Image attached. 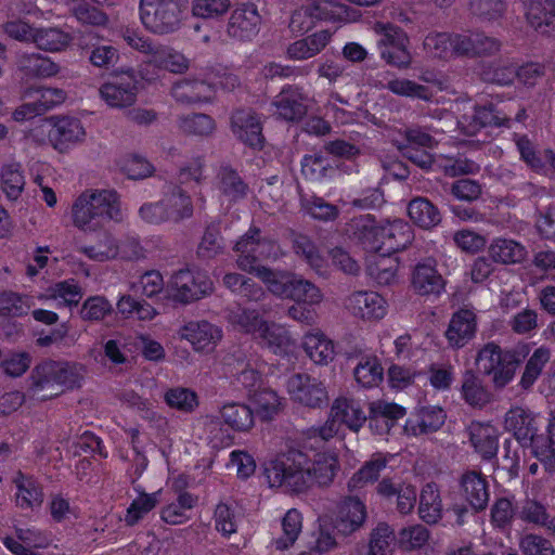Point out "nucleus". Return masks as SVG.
<instances>
[{
  "label": "nucleus",
  "instance_id": "nucleus-1",
  "mask_svg": "<svg viewBox=\"0 0 555 555\" xmlns=\"http://www.w3.org/2000/svg\"><path fill=\"white\" fill-rule=\"evenodd\" d=\"M319 439L311 429L305 442L306 451H291L270 461L264 467L269 486L302 492L315 485H332L340 469L339 455L335 449L317 450Z\"/></svg>",
  "mask_w": 555,
  "mask_h": 555
},
{
  "label": "nucleus",
  "instance_id": "nucleus-2",
  "mask_svg": "<svg viewBox=\"0 0 555 555\" xmlns=\"http://www.w3.org/2000/svg\"><path fill=\"white\" fill-rule=\"evenodd\" d=\"M346 232L350 240L363 249L383 255H392L405 249L414 238L411 225L402 219L376 220L372 215H362L348 223Z\"/></svg>",
  "mask_w": 555,
  "mask_h": 555
},
{
  "label": "nucleus",
  "instance_id": "nucleus-3",
  "mask_svg": "<svg viewBox=\"0 0 555 555\" xmlns=\"http://www.w3.org/2000/svg\"><path fill=\"white\" fill-rule=\"evenodd\" d=\"M70 219L82 232H94L105 222L122 219L119 195L113 190H89L73 203Z\"/></svg>",
  "mask_w": 555,
  "mask_h": 555
},
{
  "label": "nucleus",
  "instance_id": "nucleus-4",
  "mask_svg": "<svg viewBox=\"0 0 555 555\" xmlns=\"http://www.w3.org/2000/svg\"><path fill=\"white\" fill-rule=\"evenodd\" d=\"M83 365L75 362L43 360L31 370L27 390L31 397L47 400L80 384Z\"/></svg>",
  "mask_w": 555,
  "mask_h": 555
},
{
  "label": "nucleus",
  "instance_id": "nucleus-5",
  "mask_svg": "<svg viewBox=\"0 0 555 555\" xmlns=\"http://www.w3.org/2000/svg\"><path fill=\"white\" fill-rule=\"evenodd\" d=\"M227 318L234 328L251 335L274 354H294L296 345L288 331L280 324L263 320L258 311L237 307L231 310Z\"/></svg>",
  "mask_w": 555,
  "mask_h": 555
},
{
  "label": "nucleus",
  "instance_id": "nucleus-6",
  "mask_svg": "<svg viewBox=\"0 0 555 555\" xmlns=\"http://www.w3.org/2000/svg\"><path fill=\"white\" fill-rule=\"evenodd\" d=\"M188 0H141L140 20L155 35L176 33L188 17Z\"/></svg>",
  "mask_w": 555,
  "mask_h": 555
},
{
  "label": "nucleus",
  "instance_id": "nucleus-7",
  "mask_svg": "<svg viewBox=\"0 0 555 555\" xmlns=\"http://www.w3.org/2000/svg\"><path fill=\"white\" fill-rule=\"evenodd\" d=\"M33 137L39 142L49 143L60 153H67L85 142L87 132L79 119L55 116L40 120L33 130Z\"/></svg>",
  "mask_w": 555,
  "mask_h": 555
},
{
  "label": "nucleus",
  "instance_id": "nucleus-8",
  "mask_svg": "<svg viewBox=\"0 0 555 555\" xmlns=\"http://www.w3.org/2000/svg\"><path fill=\"white\" fill-rule=\"evenodd\" d=\"M367 416L360 401L339 397L332 403L327 421L320 427L312 428L313 433L320 436L321 441H327L335 437L343 427L358 433Z\"/></svg>",
  "mask_w": 555,
  "mask_h": 555
},
{
  "label": "nucleus",
  "instance_id": "nucleus-9",
  "mask_svg": "<svg viewBox=\"0 0 555 555\" xmlns=\"http://www.w3.org/2000/svg\"><path fill=\"white\" fill-rule=\"evenodd\" d=\"M318 20L350 22L352 17L345 5L332 0H319L295 10L291 17L289 27L294 33L308 31Z\"/></svg>",
  "mask_w": 555,
  "mask_h": 555
},
{
  "label": "nucleus",
  "instance_id": "nucleus-10",
  "mask_svg": "<svg viewBox=\"0 0 555 555\" xmlns=\"http://www.w3.org/2000/svg\"><path fill=\"white\" fill-rule=\"evenodd\" d=\"M212 289V281L206 273L180 270L170 278L166 292L172 300L190 304L210 294Z\"/></svg>",
  "mask_w": 555,
  "mask_h": 555
},
{
  "label": "nucleus",
  "instance_id": "nucleus-11",
  "mask_svg": "<svg viewBox=\"0 0 555 555\" xmlns=\"http://www.w3.org/2000/svg\"><path fill=\"white\" fill-rule=\"evenodd\" d=\"M476 361L479 370L490 375L496 387H504L514 378L516 362L509 353L503 352L493 343H489L480 349Z\"/></svg>",
  "mask_w": 555,
  "mask_h": 555
},
{
  "label": "nucleus",
  "instance_id": "nucleus-12",
  "mask_svg": "<svg viewBox=\"0 0 555 555\" xmlns=\"http://www.w3.org/2000/svg\"><path fill=\"white\" fill-rule=\"evenodd\" d=\"M138 79L132 70H120L112 74L100 87L101 99L113 108L132 105L138 95Z\"/></svg>",
  "mask_w": 555,
  "mask_h": 555
},
{
  "label": "nucleus",
  "instance_id": "nucleus-13",
  "mask_svg": "<svg viewBox=\"0 0 555 555\" xmlns=\"http://www.w3.org/2000/svg\"><path fill=\"white\" fill-rule=\"evenodd\" d=\"M177 335L189 343L194 352L209 354L222 340L223 332L220 326L206 320H190L177 330Z\"/></svg>",
  "mask_w": 555,
  "mask_h": 555
},
{
  "label": "nucleus",
  "instance_id": "nucleus-14",
  "mask_svg": "<svg viewBox=\"0 0 555 555\" xmlns=\"http://www.w3.org/2000/svg\"><path fill=\"white\" fill-rule=\"evenodd\" d=\"M285 387L289 399L294 403L306 408H321L328 400L327 390L323 383L305 373L289 376Z\"/></svg>",
  "mask_w": 555,
  "mask_h": 555
},
{
  "label": "nucleus",
  "instance_id": "nucleus-15",
  "mask_svg": "<svg viewBox=\"0 0 555 555\" xmlns=\"http://www.w3.org/2000/svg\"><path fill=\"white\" fill-rule=\"evenodd\" d=\"M367 518L365 503L358 496H345L340 500L330 519L339 535L348 537L360 530Z\"/></svg>",
  "mask_w": 555,
  "mask_h": 555
},
{
  "label": "nucleus",
  "instance_id": "nucleus-16",
  "mask_svg": "<svg viewBox=\"0 0 555 555\" xmlns=\"http://www.w3.org/2000/svg\"><path fill=\"white\" fill-rule=\"evenodd\" d=\"M345 306L353 317L363 321H379L388 312L387 300L375 292H354L348 296Z\"/></svg>",
  "mask_w": 555,
  "mask_h": 555
},
{
  "label": "nucleus",
  "instance_id": "nucleus-17",
  "mask_svg": "<svg viewBox=\"0 0 555 555\" xmlns=\"http://www.w3.org/2000/svg\"><path fill=\"white\" fill-rule=\"evenodd\" d=\"M505 429L512 431L519 443L531 447L534 454L535 441L541 442L542 437L537 436V424L533 415L524 408H512L505 415Z\"/></svg>",
  "mask_w": 555,
  "mask_h": 555
},
{
  "label": "nucleus",
  "instance_id": "nucleus-18",
  "mask_svg": "<svg viewBox=\"0 0 555 555\" xmlns=\"http://www.w3.org/2000/svg\"><path fill=\"white\" fill-rule=\"evenodd\" d=\"M476 331L475 312L470 309H460L452 314L444 337L451 348L460 349L475 337Z\"/></svg>",
  "mask_w": 555,
  "mask_h": 555
},
{
  "label": "nucleus",
  "instance_id": "nucleus-19",
  "mask_svg": "<svg viewBox=\"0 0 555 555\" xmlns=\"http://www.w3.org/2000/svg\"><path fill=\"white\" fill-rule=\"evenodd\" d=\"M1 541L14 555H42L30 547L46 548L51 544L50 535L36 528H18L16 538L2 537Z\"/></svg>",
  "mask_w": 555,
  "mask_h": 555
},
{
  "label": "nucleus",
  "instance_id": "nucleus-20",
  "mask_svg": "<svg viewBox=\"0 0 555 555\" xmlns=\"http://www.w3.org/2000/svg\"><path fill=\"white\" fill-rule=\"evenodd\" d=\"M369 413L371 430L376 435H386L405 415V409L393 402L375 400L370 403Z\"/></svg>",
  "mask_w": 555,
  "mask_h": 555
},
{
  "label": "nucleus",
  "instance_id": "nucleus-21",
  "mask_svg": "<svg viewBox=\"0 0 555 555\" xmlns=\"http://www.w3.org/2000/svg\"><path fill=\"white\" fill-rule=\"evenodd\" d=\"M434 259L427 258L416 263L413 269L411 284L420 295H439L446 286L444 279L436 268Z\"/></svg>",
  "mask_w": 555,
  "mask_h": 555
},
{
  "label": "nucleus",
  "instance_id": "nucleus-22",
  "mask_svg": "<svg viewBox=\"0 0 555 555\" xmlns=\"http://www.w3.org/2000/svg\"><path fill=\"white\" fill-rule=\"evenodd\" d=\"M260 16L255 5H242L231 14L228 34L242 41H249L259 31Z\"/></svg>",
  "mask_w": 555,
  "mask_h": 555
},
{
  "label": "nucleus",
  "instance_id": "nucleus-23",
  "mask_svg": "<svg viewBox=\"0 0 555 555\" xmlns=\"http://www.w3.org/2000/svg\"><path fill=\"white\" fill-rule=\"evenodd\" d=\"M527 23L537 31L555 34V0H528L525 4Z\"/></svg>",
  "mask_w": 555,
  "mask_h": 555
},
{
  "label": "nucleus",
  "instance_id": "nucleus-24",
  "mask_svg": "<svg viewBox=\"0 0 555 555\" xmlns=\"http://www.w3.org/2000/svg\"><path fill=\"white\" fill-rule=\"evenodd\" d=\"M406 143L398 144L402 154L423 169H428L433 165L431 155L425 150L433 146V139L429 134L418 130L410 129L405 133Z\"/></svg>",
  "mask_w": 555,
  "mask_h": 555
},
{
  "label": "nucleus",
  "instance_id": "nucleus-25",
  "mask_svg": "<svg viewBox=\"0 0 555 555\" xmlns=\"http://www.w3.org/2000/svg\"><path fill=\"white\" fill-rule=\"evenodd\" d=\"M446 413L439 406H423L412 414L405 422L404 433L409 436H418L438 430L446 421Z\"/></svg>",
  "mask_w": 555,
  "mask_h": 555
},
{
  "label": "nucleus",
  "instance_id": "nucleus-26",
  "mask_svg": "<svg viewBox=\"0 0 555 555\" xmlns=\"http://www.w3.org/2000/svg\"><path fill=\"white\" fill-rule=\"evenodd\" d=\"M332 528L327 516L320 517L317 529L309 534L305 548L297 555H325L335 551L338 547V541Z\"/></svg>",
  "mask_w": 555,
  "mask_h": 555
},
{
  "label": "nucleus",
  "instance_id": "nucleus-27",
  "mask_svg": "<svg viewBox=\"0 0 555 555\" xmlns=\"http://www.w3.org/2000/svg\"><path fill=\"white\" fill-rule=\"evenodd\" d=\"M261 244V236L258 229H250L246 234L240 237L234 245V251L237 254L236 266L238 269L257 273L258 269L264 268L258 264V248L255 245Z\"/></svg>",
  "mask_w": 555,
  "mask_h": 555
},
{
  "label": "nucleus",
  "instance_id": "nucleus-28",
  "mask_svg": "<svg viewBox=\"0 0 555 555\" xmlns=\"http://www.w3.org/2000/svg\"><path fill=\"white\" fill-rule=\"evenodd\" d=\"M90 260L105 262L119 258L121 251L120 240L109 232L100 233L91 244L82 245L78 249Z\"/></svg>",
  "mask_w": 555,
  "mask_h": 555
},
{
  "label": "nucleus",
  "instance_id": "nucleus-29",
  "mask_svg": "<svg viewBox=\"0 0 555 555\" xmlns=\"http://www.w3.org/2000/svg\"><path fill=\"white\" fill-rule=\"evenodd\" d=\"M232 130L244 143L257 147L262 144V128L258 117L249 111H238L232 116Z\"/></svg>",
  "mask_w": 555,
  "mask_h": 555
},
{
  "label": "nucleus",
  "instance_id": "nucleus-30",
  "mask_svg": "<svg viewBox=\"0 0 555 555\" xmlns=\"http://www.w3.org/2000/svg\"><path fill=\"white\" fill-rule=\"evenodd\" d=\"M302 348L315 364L326 365L335 358L333 341L319 330L309 331L304 336Z\"/></svg>",
  "mask_w": 555,
  "mask_h": 555
},
{
  "label": "nucleus",
  "instance_id": "nucleus-31",
  "mask_svg": "<svg viewBox=\"0 0 555 555\" xmlns=\"http://www.w3.org/2000/svg\"><path fill=\"white\" fill-rule=\"evenodd\" d=\"M332 33L320 30L302 39L296 40L287 47L288 59L304 61L319 54L330 42Z\"/></svg>",
  "mask_w": 555,
  "mask_h": 555
},
{
  "label": "nucleus",
  "instance_id": "nucleus-32",
  "mask_svg": "<svg viewBox=\"0 0 555 555\" xmlns=\"http://www.w3.org/2000/svg\"><path fill=\"white\" fill-rule=\"evenodd\" d=\"M13 483L16 488L15 503L22 509H36L43 502V492L39 483L30 476L18 472Z\"/></svg>",
  "mask_w": 555,
  "mask_h": 555
},
{
  "label": "nucleus",
  "instance_id": "nucleus-33",
  "mask_svg": "<svg viewBox=\"0 0 555 555\" xmlns=\"http://www.w3.org/2000/svg\"><path fill=\"white\" fill-rule=\"evenodd\" d=\"M470 441L475 450L485 459L493 457L498 452V430L488 423L474 422L469 426Z\"/></svg>",
  "mask_w": 555,
  "mask_h": 555
},
{
  "label": "nucleus",
  "instance_id": "nucleus-34",
  "mask_svg": "<svg viewBox=\"0 0 555 555\" xmlns=\"http://www.w3.org/2000/svg\"><path fill=\"white\" fill-rule=\"evenodd\" d=\"M302 93L292 87L284 88L274 99L275 114L286 120L300 118L306 112Z\"/></svg>",
  "mask_w": 555,
  "mask_h": 555
},
{
  "label": "nucleus",
  "instance_id": "nucleus-35",
  "mask_svg": "<svg viewBox=\"0 0 555 555\" xmlns=\"http://www.w3.org/2000/svg\"><path fill=\"white\" fill-rule=\"evenodd\" d=\"M399 261L391 255L375 254L367 259L366 270L379 285H390L397 281Z\"/></svg>",
  "mask_w": 555,
  "mask_h": 555
},
{
  "label": "nucleus",
  "instance_id": "nucleus-36",
  "mask_svg": "<svg viewBox=\"0 0 555 555\" xmlns=\"http://www.w3.org/2000/svg\"><path fill=\"white\" fill-rule=\"evenodd\" d=\"M388 459L383 454H375L366 461L347 481V489L350 492L360 491L367 485L374 482L387 466Z\"/></svg>",
  "mask_w": 555,
  "mask_h": 555
},
{
  "label": "nucleus",
  "instance_id": "nucleus-37",
  "mask_svg": "<svg viewBox=\"0 0 555 555\" xmlns=\"http://www.w3.org/2000/svg\"><path fill=\"white\" fill-rule=\"evenodd\" d=\"M163 197L169 222L178 223L192 217V199L182 188L173 186Z\"/></svg>",
  "mask_w": 555,
  "mask_h": 555
},
{
  "label": "nucleus",
  "instance_id": "nucleus-38",
  "mask_svg": "<svg viewBox=\"0 0 555 555\" xmlns=\"http://www.w3.org/2000/svg\"><path fill=\"white\" fill-rule=\"evenodd\" d=\"M251 411L261 420H272L282 409V398L271 388H259L249 395Z\"/></svg>",
  "mask_w": 555,
  "mask_h": 555
},
{
  "label": "nucleus",
  "instance_id": "nucleus-39",
  "mask_svg": "<svg viewBox=\"0 0 555 555\" xmlns=\"http://www.w3.org/2000/svg\"><path fill=\"white\" fill-rule=\"evenodd\" d=\"M22 166L16 162L4 163L0 168V186L9 201H17L25 189Z\"/></svg>",
  "mask_w": 555,
  "mask_h": 555
},
{
  "label": "nucleus",
  "instance_id": "nucleus-40",
  "mask_svg": "<svg viewBox=\"0 0 555 555\" xmlns=\"http://www.w3.org/2000/svg\"><path fill=\"white\" fill-rule=\"evenodd\" d=\"M282 532L272 540V545L280 551L288 550L298 540L302 531V516L295 509H288L281 520Z\"/></svg>",
  "mask_w": 555,
  "mask_h": 555
},
{
  "label": "nucleus",
  "instance_id": "nucleus-41",
  "mask_svg": "<svg viewBox=\"0 0 555 555\" xmlns=\"http://www.w3.org/2000/svg\"><path fill=\"white\" fill-rule=\"evenodd\" d=\"M30 295L21 294L10 289L0 291V317L5 319L26 315L34 307Z\"/></svg>",
  "mask_w": 555,
  "mask_h": 555
},
{
  "label": "nucleus",
  "instance_id": "nucleus-42",
  "mask_svg": "<svg viewBox=\"0 0 555 555\" xmlns=\"http://www.w3.org/2000/svg\"><path fill=\"white\" fill-rule=\"evenodd\" d=\"M216 188L223 201L229 203L243 198L247 186L238 175L229 167H222L217 176Z\"/></svg>",
  "mask_w": 555,
  "mask_h": 555
},
{
  "label": "nucleus",
  "instance_id": "nucleus-43",
  "mask_svg": "<svg viewBox=\"0 0 555 555\" xmlns=\"http://www.w3.org/2000/svg\"><path fill=\"white\" fill-rule=\"evenodd\" d=\"M489 256L495 262L509 264L522 261L526 258V248L514 240L495 238L489 246Z\"/></svg>",
  "mask_w": 555,
  "mask_h": 555
},
{
  "label": "nucleus",
  "instance_id": "nucleus-44",
  "mask_svg": "<svg viewBox=\"0 0 555 555\" xmlns=\"http://www.w3.org/2000/svg\"><path fill=\"white\" fill-rule=\"evenodd\" d=\"M149 64L175 74H181L188 70L190 61L181 52L170 47L157 46L152 57L149 59Z\"/></svg>",
  "mask_w": 555,
  "mask_h": 555
},
{
  "label": "nucleus",
  "instance_id": "nucleus-45",
  "mask_svg": "<svg viewBox=\"0 0 555 555\" xmlns=\"http://www.w3.org/2000/svg\"><path fill=\"white\" fill-rule=\"evenodd\" d=\"M256 275L267 286V289L273 295L287 298L293 284L296 282V275L287 271H275L269 268L258 269Z\"/></svg>",
  "mask_w": 555,
  "mask_h": 555
},
{
  "label": "nucleus",
  "instance_id": "nucleus-46",
  "mask_svg": "<svg viewBox=\"0 0 555 555\" xmlns=\"http://www.w3.org/2000/svg\"><path fill=\"white\" fill-rule=\"evenodd\" d=\"M420 517L427 524H437L442 517V502L440 493L434 483L423 487L420 495Z\"/></svg>",
  "mask_w": 555,
  "mask_h": 555
},
{
  "label": "nucleus",
  "instance_id": "nucleus-47",
  "mask_svg": "<svg viewBox=\"0 0 555 555\" xmlns=\"http://www.w3.org/2000/svg\"><path fill=\"white\" fill-rule=\"evenodd\" d=\"M220 415L224 424L236 431H248L254 426L253 411L245 404L225 403L220 409Z\"/></svg>",
  "mask_w": 555,
  "mask_h": 555
},
{
  "label": "nucleus",
  "instance_id": "nucleus-48",
  "mask_svg": "<svg viewBox=\"0 0 555 555\" xmlns=\"http://www.w3.org/2000/svg\"><path fill=\"white\" fill-rule=\"evenodd\" d=\"M462 488L466 501L475 509H482L489 500L486 480L477 473L469 472L462 477Z\"/></svg>",
  "mask_w": 555,
  "mask_h": 555
},
{
  "label": "nucleus",
  "instance_id": "nucleus-49",
  "mask_svg": "<svg viewBox=\"0 0 555 555\" xmlns=\"http://www.w3.org/2000/svg\"><path fill=\"white\" fill-rule=\"evenodd\" d=\"M504 120L505 117L500 116L491 107H480L475 109L472 116L463 115L457 120V126L464 133L473 135L481 127L490 125L501 126Z\"/></svg>",
  "mask_w": 555,
  "mask_h": 555
},
{
  "label": "nucleus",
  "instance_id": "nucleus-50",
  "mask_svg": "<svg viewBox=\"0 0 555 555\" xmlns=\"http://www.w3.org/2000/svg\"><path fill=\"white\" fill-rule=\"evenodd\" d=\"M23 99L34 101L41 114L62 104L66 93L62 89L49 87H30L24 90Z\"/></svg>",
  "mask_w": 555,
  "mask_h": 555
},
{
  "label": "nucleus",
  "instance_id": "nucleus-51",
  "mask_svg": "<svg viewBox=\"0 0 555 555\" xmlns=\"http://www.w3.org/2000/svg\"><path fill=\"white\" fill-rule=\"evenodd\" d=\"M72 36L54 27L36 28L33 43L40 50L47 52H60L66 49L72 42Z\"/></svg>",
  "mask_w": 555,
  "mask_h": 555
},
{
  "label": "nucleus",
  "instance_id": "nucleus-52",
  "mask_svg": "<svg viewBox=\"0 0 555 555\" xmlns=\"http://www.w3.org/2000/svg\"><path fill=\"white\" fill-rule=\"evenodd\" d=\"M17 64L26 74L40 78L53 77L60 72V66L56 63L38 53L22 54Z\"/></svg>",
  "mask_w": 555,
  "mask_h": 555
},
{
  "label": "nucleus",
  "instance_id": "nucleus-53",
  "mask_svg": "<svg viewBox=\"0 0 555 555\" xmlns=\"http://www.w3.org/2000/svg\"><path fill=\"white\" fill-rule=\"evenodd\" d=\"M172 95L182 103L206 101L211 98V87L205 81L183 79L172 87Z\"/></svg>",
  "mask_w": 555,
  "mask_h": 555
},
{
  "label": "nucleus",
  "instance_id": "nucleus-54",
  "mask_svg": "<svg viewBox=\"0 0 555 555\" xmlns=\"http://www.w3.org/2000/svg\"><path fill=\"white\" fill-rule=\"evenodd\" d=\"M408 214L414 223L424 229L436 227L441 220L438 209L424 197L411 201L408 205Z\"/></svg>",
  "mask_w": 555,
  "mask_h": 555
},
{
  "label": "nucleus",
  "instance_id": "nucleus-55",
  "mask_svg": "<svg viewBox=\"0 0 555 555\" xmlns=\"http://www.w3.org/2000/svg\"><path fill=\"white\" fill-rule=\"evenodd\" d=\"M356 382L363 388L378 386L384 377V369L376 357H363L354 367Z\"/></svg>",
  "mask_w": 555,
  "mask_h": 555
},
{
  "label": "nucleus",
  "instance_id": "nucleus-56",
  "mask_svg": "<svg viewBox=\"0 0 555 555\" xmlns=\"http://www.w3.org/2000/svg\"><path fill=\"white\" fill-rule=\"evenodd\" d=\"M117 311L126 319L133 318L140 321H150L157 315V311L152 305L139 301L130 295H124L119 298Z\"/></svg>",
  "mask_w": 555,
  "mask_h": 555
},
{
  "label": "nucleus",
  "instance_id": "nucleus-57",
  "mask_svg": "<svg viewBox=\"0 0 555 555\" xmlns=\"http://www.w3.org/2000/svg\"><path fill=\"white\" fill-rule=\"evenodd\" d=\"M82 297L79 285L70 280L54 284L47 289V293L40 298L52 299L59 306L77 305Z\"/></svg>",
  "mask_w": 555,
  "mask_h": 555
},
{
  "label": "nucleus",
  "instance_id": "nucleus-58",
  "mask_svg": "<svg viewBox=\"0 0 555 555\" xmlns=\"http://www.w3.org/2000/svg\"><path fill=\"white\" fill-rule=\"evenodd\" d=\"M162 490L153 493L141 492L127 508L125 521L129 526L135 525L159 502Z\"/></svg>",
  "mask_w": 555,
  "mask_h": 555
},
{
  "label": "nucleus",
  "instance_id": "nucleus-59",
  "mask_svg": "<svg viewBox=\"0 0 555 555\" xmlns=\"http://www.w3.org/2000/svg\"><path fill=\"white\" fill-rule=\"evenodd\" d=\"M195 499L190 493H181L177 502L166 505L160 513L162 519L170 525H180L189 520V512Z\"/></svg>",
  "mask_w": 555,
  "mask_h": 555
},
{
  "label": "nucleus",
  "instance_id": "nucleus-60",
  "mask_svg": "<svg viewBox=\"0 0 555 555\" xmlns=\"http://www.w3.org/2000/svg\"><path fill=\"white\" fill-rule=\"evenodd\" d=\"M516 145L521 158L534 170H542L550 165L555 169V155L551 151H544L537 155L532 143L527 138H519Z\"/></svg>",
  "mask_w": 555,
  "mask_h": 555
},
{
  "label": "nucleus",
  "instance_id": "nucleus-61",
  "mask_svg": "<svg viewBox=\"0 0 555 555\" xmlns=\"http://www.w3.org/2000/svg\"><path fill=\"white\" fill-rule=\"evenodd\" d=\"M428 540L429 531L420 524L404 527L397 534V543L404 551L421 548Z\"/></svg>",
  "mask_w": 555,
  "mask_h": 555
},
{
  "label": "nucleus",
  "instance_id": "nucleus-62",
  "mask_svg": "<svg viewBox=\"0 0 555 555\" xmlns=\"http://www.w3.org/2000/svg\"><path fill=\"white\" fill-rule=\"evenodd\" d=\"M462 393L465 401L474 406H482L490 400V393L472 372L464 375Z\"/></svg>",
  "mask_w": 555,
  "mask_h": 555
},
{
  "label": "nucleus",
  "instance_id": "nucleus-63",
  "mask_svg": "<svg viewBox=\"0 0 555 555\" xmlns=\"http://www.w3.org/2000/svg\"><path fill=\"white\" fill-rule=\"evenodd\" d=\"M117 165L129 179L133 180L149 178L154 172V167L150 162L134 154L122 156L119 158Z\"/></svg>",
  "mask_w": 555,
  "mask_h": 555
},
{
  "label": "nucleus",
  "instance_id": "nucleus-64",
  "mask_svg": "<svg viewBox=\"0 0 555 555\" xmlns=\"http://www.w3.org/2000/svg\"><path fill=\"white\" fill-rule=\"evenodd\" d=\"M165 402L172 409L183 412H192L197 405V395L183 387L168 389L164 395Z\"/></svg>",
  "mask_w": 555,
  "mask_h": 555
}]
</instances>
